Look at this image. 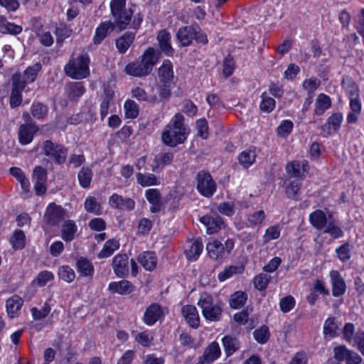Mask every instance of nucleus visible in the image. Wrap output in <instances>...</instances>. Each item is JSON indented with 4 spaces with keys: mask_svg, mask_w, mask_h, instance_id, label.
<instances>
[{
    "mask_svg": "<svg viewBox=\"0 0 364 364\" xmlns=\"http://www.w3.org/2000/svg\"><path fill=\"white\" fill-rule=\"evenodd\" d=\"M39 128L36 123H24L20 125L18 131L19 142L22 145L30 144Z\"/></svg>",
    "mask_w": 364,
    "mask_h": 364,
    "instance_id": "obj_10",
    "label": "nucleus"
},
{
    "mask_svg": "<svg viewBox=\"0 0 364 364\" xmlns=\"http://www.w3.org/2000/svg\"><path fill=\"white\" fill-rule=\"evenodd\" d=\"M271 277L267 274H260L254 279V285L258 290H264L269 283Z\"/></svg>",
    "mask_w": 364,
    "mask_h": 364,
    "instance_id": "obj_47",
    "label": "nucleus"
},
{
    "mask_svg": "<svg viewBox=\"0 0 364 364\" xmlns=\"http://www.w3.org/2000/svg\"><path fill=\"white\" fill-rule=\"evenodd\" d=\"M264 218V212L260 210L250 215L248 220L250 225H257L262 224Z\"/></svg>",
    "mask_w": 364,
    "mask_h": 364,
    "instance_id": "obj_64",
    "label": "nucleus"
},
{
    "mask_svg": "<svg viewBox=\"0 0 364 364\" xmlns=\"http://www.w3.org/2000/svg\"><path fill=\"white\" fill-rule=\"evenodd\" d=\"M119 247V243L114 239L108 240L103 245L102 250L97 254L100 259L111 256Z\"/></svg>",
    "mask_w": 364,
    "mask_h": 364,
    "instance_id": "obj_31",
    "label": "nucleus"
},
{
    "mask_svg": "<svg viewBox=\"0 0 364 364\" xmlns=\"http://www.w3.org/2000/svg\"><path fill=\"white\" fill-rule=\"evenodd\" d=\"M157 60L158 58L156 56L154 48H149L144 51L141 60L127 64L125 71L127 74L134 77L146 76L151 73Z\"/></svg>",
    "mask_w": 364,
    "mask_h": 364,
    "instance_id": "obj_2",
    "label": "nucleus"
},
{
    "mask_svg": "<svg viewBox=\"0 0 364 364\" xmlns=\"http://www.w3.org/2000/svg\"><path fill=\"white\" fill-rule=\"evenodd\" d=\"M183 120L184 117L181 114H175L173 124L162 133V140L165 144L175 146L184 142L187 137V133Z\"/></svg>",
    "mask_w": 364,
    "mask_h": 364,
    "instance_id": "obj_3",
    "label": "nucleus"
},
{
    "mask_svg": "<svg viewBox=\"0 0 364 364\" xmlns=\"http://www.w3.org/2000/svg\"><path fill=\"white\" fill-rule=\"evenodd\" d=\"M350 351L343 346L335 347L333 349L334 358L339 361L346 360Z\"/></svg>",
    "mask_w": 364,
    "mask_h": 364,
    "instance_id": "obj_63",
    "label": "nucleus"
},
{
    "mask_svg": "<svg viewBox=\"0 0 364 364\" xmlns=\"http://www.w3.org/2000/svg\"><path fill=\"white\" fill-rule=\"evenodd\" d=\"M90 58L87 54L80 55L75 59L70 60L65 66L66 75L73 79H83L90 75Z\"/></svg>",
    "mask_w": 364,
    "mask_h": 364,
    "instance_id": "obj_4",
    "label": "nucleus"
},
{
    "mask_svg": "<svg viewBox=\"0 0 364 364\" xmlns=\"http://www.w3.org/2000/svg\"><path fill=\"white\" fill-rule=\"evenodd\" d=\"M235 64L233 58L228 55L223 61V75L225 77L231 75L234 71Z\"/></svg>",
    "mask_w": 364,
    "mask_h": 364,
    "instance_id": "obj_58",
    "label": "nucleus"
},
{
    "mask_svg": "<svg viewBox=\"0 0 364 364\" xmlns=\"http://www.w3.org/2000/svg\"><path fill=\"white\" fill-rule=\"evenodd\" d=\"M71 33L72 30L66 26H61L56 28L55 33L56 36L57 43H63L65 38H68L71 35Z\"/></svg>",
    "mask_w": 364,
    "mask_h": 364,
    "instance_id": "obj_50",
    "label": "nucleus"
},
{
    "mask_svg": "<svg viewBox=\"0 0 364 364\" xmlns=\"http://www.w3.org/2000/svg\"><path fill=\"white\" fill-rule=\"evenodd\" d=\"M41 68V64L36 63L32 66L28 67L22 75L21 73H15L13 75L11 80L18 83L20 82L26 87L27 84L32 83L35 81Z\"/></svg>",
    "mask_w": 364,
    "mask_h": 364,
    "instance_id": "obj_8",
    "label": "nucleus"
},
{
    "mask_svg": "<svg viewBox=\"0 0 364 364\" xmlns=\"http://www.w3.org/2000/svg\"><path fill=\"white\" fill-rule=\"evenodd\" d=\"M202 250V240L198 238L194 240L190 247L185 251V254L188 260H196L201 254Z\"/></svg>",
    "mask_w": 364,
    "mask_h": 364,
    "instance_id": "obj_29",
    "label": "nucleus"
},
{
    "mask_svg": "<svg viewBox=\"0 0 364 364\" xmlns=\"http://www.w3.org/2000/svg\"><path fill=\"white\" fill-rule=\"evenodd\" d=\"M50 311V306L48 304H45L41 310H38L36 308L31 309L33 317L37 320L44 318L48 316Z\"/></svg>",
    "mask_w": 364,
    "mask_h": 364,
    "instance_id": "obj_62",
    "label": "nucleus"
},
{
    "mask_svg": "<svg viewBox=\"0 0 364 364\" xmlns=\"http://www.w3.org/2000/svg\"><path fill=\"white\" fill-rule=\"evenodd\" d=\"M159 98L158 102L166 100L171 96V83H162L158 87Z\"/></svg>",
    "mask_w": 364,
    "mask_h": 364,
    "instance_id": "obj_60",
    "label": "nucleus"
},
{
    "mask_svg": "<svg viewBox=\"0 0 364 364\" xmlns=\"http://www.w3.org/2000/svg\"><path fill=\"white\" fill-rule=\"evenodd\" d=\"M163 315L161 306L157 304H152L148 306L144 314V321L151 326L154 324Z\"/></svg>",
    "mask_w": 364,
    "mask_h": 364,
    "instance_id": "obj_16",
    "label": "nucleus"
},
{
    "mask_svg": "<svg viewBox=\"0 0 364 364\" xmlns=\"http://www.w3.org/2000/svg\"><path fill=\"white\" fill-rule=\"evenodd\" d=\"M85 208L89 213H99L100 209V205L97 202L96 199L93 196H90L86 198L85 203Z\"/></svg>",
    "mask_w": 364,
    "mask_h": 364,
    "instance_id": "obj_51",
    "label": "nucleus"
},
{
    "mask_svg": "<svg viewBox=\"0 0 364 364\" xmlns=\"http://www.w3.org/2000/svg\"><path fill=\"white\" fill-rule=\"evenodd\" d=\"M338 325L335 321V318H328L323 326V333L326 337L333 338L337 334Z\"/></svg>",
    "mask_w": 364,
    "mask_h": 364,
    "instance_id": "obj_39",
    "label": "nucleus"
},
{
    "mask_svg": "<svg viewBox=\"0 0 364 364\" xmlns=\"http://www.w3.org/2000/svg\"><path fill=\"white\" fill-rule=\"evenodd\" d=\"M80 185L85 188L90 186L92 178V171L89 167H82L77 175Z\"/></svg>",
    "mask_w": 364,
    "mask_h": 364,
    "instance_id": "obj_37",
    "label": "nucleus"
},
{
    "mask_svg": "<svg viewBox=\"0 0 364 364\" xmlns=\"http://www.w3.org/2000/svg\"><path fill=\"white\" fill-rule=\"evenodd\" d=\"M60 277L67 282H71L75 279V272L68 266H63L59 269Z\"/></svg>",
    "mask_w": 364,
    "mask_h": 364,
    "instance_id": "obj_55",
    "label": "nucleus"
},
{
    "mask_svg": "<svg viewBox=\"0 0 364 364\" xmlns=\"http://www.w3.org/2000/svg\"><path fill=\"white\" fill-rule=\"evenodd\" d=\"M132 95L135 98H136L139 100L141 101H146V102H151L153 103L158 102V97L156 95H154L149 98L146 91L139 87H135L132 90Z\"/></svg>",
    "mask_w": 364,
    "mask_h": 364,
    "instance_id": "obj_46",
    "label": "nucleus"
},
{
    "mask_svg": "<svg viewBox=\"0 0 364 364\" xmlns=\"http://www.w3.org/2000/svg\"><path fill=\"white\" fill-rule=\"evenodd\" d=\"M220 348L217 342H212L205 350L203 358L207 363H212L220 355Z\"/></svg>",
    "mask_w": 364,
    "mask_h": 364,
    "instance_id": "obj_30",
    "label": "nucleus"
},
{
    "mask_svg": "<svg viewBox=\"0 0 364 364\" xmlns=\"http://www.w3.org/2000/svg\"><path fill=\"white\" fill-rule=\"evenodd\" d=\"M343 120V116L341 113H334L328 117L327 122L331 126L333 132L339 130L341 122Z\"/></svg>",
    "mask_w": 364,
    "mask_h": 364,
    "instance_id": "obj_57",
    "label": "nucleus"
},
{
    "mask_svg": "<svg viewBox=\"0 0 364 364\" xmlns=\"http://www.w3.org/2000/svg\"><path fill=\"white\" fill-rule=\"evenodd\" d=\"M157 40L160 49L162 52L168 56L173 55L174 50L170 43L171 36L168 32H167L166 30L160 31L157 35Z\"/></svg>",
    "mask_w": 364,
    "mask_h": 364,
    "instance_id": "obj_18",
    "label": "nucleus"
},
{
    "mask_svg": "<svg viewBox=\"0 0 364 364\" xmlns=\"http://www.w3.org/2000/svg\"><path fill=\"white\" fill-rule=\"evenodd\" d=\"M200 221L206 226V232L210 235L218 232L225 225L223 219L218 215H205L200 218Z\"/></svg>",
    "mask_w": 364,
    "mask_h": 364,
    "instance_id": "obj_13",
    "label": "nucleus"
},
{
    "mask_svg": "<svg viewBox=\"0 0 364 364\" xmlns=\"http://www.w3.org/2000/svg\"><path fill=\"white\" fill-rule=\"evenodd\" d=\"M223 346L228 357L232 355L240 347V341L236 337L227 335L222 339Z\"/></svg>",
    "mask_w": 364,
    "mask_h": 364,
    "instance_id": "obj_23",
    "label": "nucleus"
},
{
    "mask_svg": "<svg viewBox=\"0 0 364 364\" xmlns=\"http://www.w3.org/2000/svg\"><path fill=\"white\" fill-rule=\"evenodd\" d=\"M253 336L255 339L260 344L267 342L269 338V328L267 326H262L259 328L254 331Z\"/></svg>",
    "mask_w": 364,
    "mask_h": 364,
    "instance_id": "obj_44",
    "label": "nucleus"
},
{
    "mask_svg": "<svg viewBox=\"0 0 364 364\" xmlns=\"http://www.w3.org/2000/svg\"><path fill=\"white\" fill-rule=\"evenodd\" d=\"M256 156L255 149L245 150L238 156V161L241 166L247 168L255 162Z\"/></svg>",
    "mask_w": 364,
    "mask_h": 364,
    "instance_id": "obj_35",
    "label": "nucleus"
},
{
    "mask_svg": "<svg viewBox=\"0 0 364 364\" xmlns=\"http://www.w3.org/2000/svg\"><path fill=\"white\" fill-rule=\"evenodd\" d=\"M141 266L148 271H152L156 266V257L152 252H144L137 259Z\"/></svg>",
    "mask_w": 364,
    "mask_h": 364,
    "instance_id": "obj_24",
    "label": "nucleus"
},
{
    "mask_svg": "<svg viewBox=\"0 0 364 364\" xmlns=\"http://www.w3.org/2000/svg\"><path fill=\"white\" fill-rule=\"evenodd\" d=\"M195 33V27L193 26H184L181 28L177 32L176 37L177 39L181 43V46H189L193 39V34Z\"/></svg>",
    "mask_w": 364,
    "mask_h": 364,
    "instance_id": "obj_20",
    "label": "nucleus"
},
{
    "mask_svg": "<svg viewBox=\"0 0 364 364\" xmlns=\"http://www.w3.org/2000/svg\"><path fill=\"white\" fill-rule=\"evenodd\" d=\"M206 249L209 257L213 259H218L226 256L223 244L218 240L209 242L206 245Z\"/></svg>",
    "mask_w": 364,
    "mask_h": 364,
    "instance_id": "obj_22",
    "label": "nucleus"
},
{
    "mask_svg": "<svg viewBox=\"0 0 364 364\" xmlns=\"http://www.w3.org/2000/svg\"><path fill=\"white\" fill-rule=\"evenodd\" d=\"M62 238L65 241H71L74 239V235L76 232V226L73 221L68 220L65 223L62 228Z\"/></svg>",
    "mask_w": 364,
    "mask_h": 364,
    "instance_id": "obj_38",
    "label": "nucleus"
},
{
    "mask_svg": "<svg viewBox=\"0 0 364 364\" xmlns=\"http://www.w3.org/2000/svg\"><path fill=\"white\" fill-rule=\"evenodd\" d=\"M158 76L160 82L171 83L173 79L172 64L168 60H165L158 69Z\"/></svg>",
    "mask_w": 364,
    "mask_h": 364,
    "instance_id": "obj_17",
    "label": "nucleus"
},
{
    "mask_svg": "<svg viewBox=\"0 0 364 364\" xmlns=\"http://www.w3.org/2000/svg\"><path fill=\"white\" fill-rule=\"evenodd\" d=\"M53 279V274L48 271L41 272L33 282L40 287L45 286L49 281Z\"/></svg>",
    "mask_w": 364,
    "mask_h": 364,
    "instance_id": "obj_54",
    "label": "nucleus"
},
{
    "mask_svg": "<svg viewBox=\"0 0 364 364\" xmlns=\"http://www.w3.org/2000/svg\"><path fill=\"white\" fill-rule=\"evenodd\" d=\"M218 211L225 215L232 216L235 213V204L232 202H223L218 206Z\"/></svg>",
    "mask_w": 364,
    "mask_h": 364,
    "instance_id": "obj_53",
    "label": "nucleus"
},
{
    "mask_svg": "<svg viewBox=\"0 0 364 364\" xmlns=\"http://www.w3.org/2000/svg\"><path fill=\"white\" fill-rule=\"evenodd\" d=\"M24 87L23 84L20 82H16L12 81V89L11 92L9 97V104L10 107L14 109L18 106L22 102V95L21 92L24 90Z\"/></svg>",
    "mask_w": 364,
    "mask_h": 364,
    "instance_id": "obj_19",
    "label": "nucleus"
},
{
    "mask_svg": "<svg viewBox=\"0 0 364 364\" xmlns=\"http://www.w3.org/2000/svg\"><path fill=\"white\" fill-rule=\"evenodd\" d=\"M181 314L191 327L197 328L199 326V316L197 309L195 306L186 305L183 306L181 309Z\"/></svg>",
    "mask_w": 364,
    "mask_h": 364,
    "instance_id": "obj_15",
    "label": "nucleus"
},
{
    "mask_svg": "<svg viewBox=\"0 0 364 364\" xmlns=\"http://www.w3.org/2000/svg\"><path fill=\"white\" fill-rule=\"evenodd\" d=\"M77 269L82 276L92 277L93 275L94 267L86 258L81 257L77 260Z\"/></svg>",
    "mask_w": 364,
    "mask_h": 364,
    "instance_id": "obj_34",
    "label": "nucleus"
},
{
    "mask_svg": "<svg viewBox=\"0 0 364 364\" xmlns=\"http://www.w3.org/2000/svg\"><path fill=\"white\" fill-rule=\"evenodd\" d=\"M279 306L284 313L290 311L295 306V301L292 296L289 295L280 300Z\"/></svg>",
    "mask_w": 364,
    "mask_h": 364,
    "instance_id": "obj_52",
    "label": "nucleus"
},
{
    "mask_svg": "<svg viewBox=\"0 0 364 364\" xmlns=\"http://www.w3.org/2000/svg\"><path fill=\"white\" fill-rule=\"evenodd\" d=\"M85 92V87L81 82H75L70 86L69 97L77 100Z\"/></svg>",
    "mask_w": 364,
    "mask_h": 364,
    "instance_id": "obj_48",
    "label": "nucleus"
},
{
    "mask_svg": "<svg viewBox=\"0 0 364 364\" xmlns=\"http://www.w3.org/2000/svg\"><path fill=\"white\" fill-rule=\"evenodd\" d=\"M309 220L311 225L318 230H321L327 224L326 215L321 210H316L311 213Z\"/></svg>",
    "mask_w": 364,
    "mask_h": 364,
    "instance_id": "obj_28",
    "label": "nucleus"
},
{
    "mask_svg": "<svg viewBox=\"0 0 364 364\" xmlns=\"http://www.w3.org/2000/svg\"><path fill=\"white\" fill-rule=\"evenodd\" d=\"M23 303L22 299L17 295H14L9 298L6 302L8 315L11 318L14 317L16 313L20 310Z\"/></svg>",
    "mask_w": 364,
    "mask_h": 364,
    "instance_id": "obj_25",
    "label": "nucleus"
},
{
    "mask_svg": "<svg viewBox=\"0 0 364 364\" xmlns=\"http://www.w3.org/2000/svg\"><path fill=\"white\" fill-rule=\"evenodd\" d=\"M109 203L112 208L127 211L133 210L135 206V203L132 198L122 197L117 193L109 197Z\"/></svg>",
    "mask_w": 364,
    "mask_h": 364,
    "instance_id": "obj_12",
    "label": "nucleus"
},
{
    "mask_svg": "<svg viewBox=\"0 0 364 364\" xmlns=\"http://www.w3.org/2000/svg\"><path fill=\"white\" fill-rule=\"evenodd\" d=\"M134 39V33L127 32L122 36L117 39L116 47L120 53H124L129 48Z\"/></svg>",
    "mask_w": 364,
    "mask_h": 364,
    "instance_id": "obj_27",
    "label": "nucleus"
},
{
    "mask_svg": "<svg viewBox=\"0 0 364 364\" xmlns=\"http://www.w3.org/2000/svg\"><path fill=\"white\" fill-rule=\"evenodd\" d=\"M196 129L198 130V136L203 139H206L208 135V126L205 119H200L196 122Z\"/></svg>",
    "mask_w": 364,
    "mask_h": 364,
    "instance_id": "obj_61",
    "label": "nucleus"
},
{
    "mask_svg": "<svg viewBox=\"0 0 364 364\" xmlns=\"http://www.w3.org/2000/svg\"><path fill=\"white\" fill-rule=\"evenodd\" d=\"M260 103V109L263 112H270L275 107V101L273 98L262 95Z\"/></svg>",
    "mask_w": 364,
    "mask_h": 364,
    "instance_id": "obj_56",
    "label": "nucleus"
},
{
    "mask_svg": "<svg viewBox=\"0 0 364 364\" xmlns=\"http://www.w3.org/2000/svg\"><path fill=\"white\" fill-rule=\"evenodd\" d=\"M136 179L137 182L142 186H149L159 183L158 178L152 173L143 174L139 173L136 174Z\"/></svg>",
    "mask_w": 364,
    "mask_h": 364,
    "instance_id": "obj_40",
    "label": "nucleus"
},
{
    "mask_svg": "<svg viewBox=\"0 0 364 364\" xmlns=\"http://www.w3.org/2000/svg\"><path fill=\"white\" fill-rule=\"evenodd\" d=\"M330 277L332 283V294L338 297L343 295L346 291V286L343 278L338 271H331Z\"/></svg>",
    "mask_w": 364,
    "mask_h": 364,
    "instance_id": "obj_14",
    "label": "nucleus"
},
{
    "mask_svg": "<svg viewBox=\"0 0 364 364\" xmlns=\"http://www.w3.org/2000/svg\"><path fill=\"white\" fill-rule=\"evenodd\" d=\"M129 257L126 254H119L112 259V269L114 274L120 278L128 276L129 272Z\"/></svg>",
    "mask_w": 364,
    "mask_h": 364,
    "instance_id": "obj_11",
    "label": "nucleus"
},
{
    "mask_svg": "<svg viewBox=\"0 0 364 364\" xmlns=\"http://www.w3.org/2000/svg\"><path fill=\"white\" fill-rule=\"evenodd\" d=\"M173 159V154L171 152H163L156 154L154 159L156 165L152 170L155 171L156 169L163 168L164 166L171 164Z\"/></svg>",
    "mask_w": 364,
    "mask_h": 364,
    "instance_id": "obj_26",
    "label": "nucleus"
},
{
    "mask_svg": "<svg viewBox=\"0 0 364 364\" xmlns=\"http://www.w3.org/2000/svg\"><path fill=\"white\" fill-rule=\"evenodd\" d=\"M331 105V99L324 94H319L316 100V108L314 113L317 115H321Z\"/></svg>",
    "mask_w": 364,
    "mask_h": 364,
    "instance_id": "obj_32",
    "label": "nucleus"
},
{
    "mask_svg": "<svg viewBox=\"0 0 364 364\" xmlns=\"http://www.w3.org/2000/svg\"><path fill=\"white\" fill-rule=\"evenodd\" d=\"M197 189L205 197L213 196L216 190V185L210 173L200 171L197 174Z\"/></svg>",
    "mask_w": 364,
    "mask_h": 364,
    "instance_id": "obj_7",
    "label": "nucleus"
},
{
    "mask_svg": "<svg viewBox=\"0 0 364 364\" xmlns=\"http://www.w3.org/2000/svg\"><path fill=\"white\" fill-rule=\"evenodd\" d=\"M247 300V295L242 291L234 293L230 299V306L233 309L242 307Z\"/></svg>",
    "mask_w": 364,
    "mask_h": 364,
    "instance_id": "obj_42",
    "label": "nucleus"
},
{
    "mask_svg": "<svg viewBox=\"0 0 364 364\" xmlns=\"http://www.w3.org/2000/svg\"><path fill=\"white\" fill-rule=\"evenodd\" d=\"M326 228L324 230V232L328 233L334 238H339L343 235L342 230L333 222H329L326 224Z\"/></svg>",
    "mask_w": 364,
    "mask_h": 364,
    "instance_id": "obj_59",
    "label": "nucleus"
},
{
    "mask_svg": "<svg viewBox=\"0 0 364 364\" xmlns=\"http://www.w3.org/2000/svg\"><path fill=\"white\" fill-rule=\"evenodd\" d=\"M198 304L202 309V314L207 320L210 321L220 320L222 309L219 304H213V299L210 294L206 292L202 293Z\"/></svg>",
    "mask_w": 364,
    "mask_h": 364,
    "instance_id": "obj_5",
    "label": "nucleus"
},
{
    "mask_svg": "<svg viewBox=\"0 0 364 364\" xmlns=\"http://www.w3.org/2000/svg\"><path fill=\"white\" fill-rule=\"evenodd\" d=\"M42 150L46 156L58 164H63L66 161L68 149L62 144H55L48 139L43 143Z\"/></svg>",
    "mask_w": 364,
    "mask_h": 364,
    "instance_id": "obj_6",
    "label": "nucleus"
},
{
    "mask_svg": "<svg viewBox=\"0 0 364 364\" xmlns=\"http://www.w3.org/2000/svg\"><path fill=\"white\" fill-rule=\"evenodd\" d=\"M10 242L13 248L21 250L25 247L26 237L21 230H16L10 238Z\"/></svg>",
    "mask_w": 364,
    "mask_h": 364,
    "instance_id": "obj_36",
    "label": "nucleus"
},
{
    "mask_svg": "<svg viewBox=\"0 0 364 364\" xmlns=\"http://www.w3.org/2000/svg\"><path fill=\"white\" fill-rule=\"evenodd\" d=\"M64 217V209L55 203H50L48 206L43 216L45 221L50 225H58L63 220Z\"/></svg>",
    "mask_w": 364,
    "mask_h": 364,
    "instance_id": "obj_9",
    "label": "nucleus"
},
{
    "mask_svg": "<svg viewBox=\"0 0 364 364\" xmlns=\"http://www.w3.org/2000/svg\"><path fill=\"white\" fill-rule=\"evenodd\" d=\"M31 112L33 117L41 119L46 116L48 108L41 102L33 103L31 108Z\"/></svg>",
    "mask_w": 364,
    "mask_h": 364,
    "instance_id": "obj_45",
    "label": "nucleus"
},
{
    "mask_svg": "<svg viewBox=\"0 0 364 364\" xmlns=\"http://www.w3.org/2000/svg\"><path fill=\"white\" fill-rule=\"evenodd\" d=\"M342 86L347 92L350 98L358 97V87L351 78L344 77L342 81Z\"/></svg>",
    "mask_w": 364,
    "mask_h": 364,
    "instance_id": "obj_41",
    "label": "nucleus"
},
{
    "mask_svg": "<svg viewBox=\"0 0 364 364\" xmlns=\"http://www.w3.org/2000/svg\"><path fill=\"white\" fill-rule=\"evenodd\" d=\"M108 289L112 293H118L122 295L130 294L133 291L132 283L127 280H122L119 282H111Z\"/></svg>",
    "mask_w": 364,
    "mask_h": 364,
    "instance_id": "obj_21",
    "label": "nucleus"
},
{
    "mask_svg": "<svg viewBox=\"0 0 364 364\" xmlns=\"http://www.w3.org/2000/svg\"><path fill=\"white\" fill-rule=\"evenodd\" d=\"M21 31V26L10 23L5 18L0 16V32L1 33L16 35Z\"/></svg>",
    "mask_w": 364,
    "mask_h": 364,
    "instance_id": "obj_33",
    "label": "nucleus"
},
{
    "mask_svg": "<svg viewBox=\"0 0 364 364\" xmlns=\"http://www.w3.org/2000/svg\"><path fill=\"white\" fill-rule=\"evenodd\" d=\"M125 117L129 119H134L139 114V107L136 103L131 100L125 102L124 105Z\"/></svg>",
    "mask_w": 364,
    "mask_h": 364,
    "instance_id": "obj_43",
    "label": "nucleus"
},
{
    "mask_svg": "<svg viewBox=\"0 0 364 364\" xmlns=\"http://www.w3.org/2000/svg\"><path fill=\"white\" fill-rule=\"evenodd\" d=\"M280 230L278 226L273 225L266 229L263 236L264 243H267L272 240H276L279 237Z\"/></svg>",
    "mask_w": 364,
    "mask_h": 364,
    "instance_id": "obj_49",
    "label": "nucleus"
},
{
    "mask_svg": "<svg viewBox=\"0 0 364 364\" xmlns=\"http://www.w3.org/2000/svg\"><path fill=\"white\" fill-rule=\"evenodd\" d=\"M126 0H112L110 9L114 22L110 21L102 22L96 28L93 37V43L98 45L114 31L116 26L120 30L125 29L129 24L133 12L132 9L127 10Z\"/></svg>",
    "mask_w": 364,
    "mask_h": 364,
    "instance_id": "obj_1",
    "label": "nucleus"
}]
</instances>
